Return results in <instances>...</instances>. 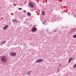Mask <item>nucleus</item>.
Segmentation results:
<instances>
[{
  "instance_id": "10",
  "label": "nucleus",
  "mask_w": 76,
  "mask_h": 76,
  "mask_svg": "<svg viewBox=\"0 0 76 76\" xmlns=\"http://www.w3.org/2000/svg\"><path fill=\"white\" fill-rule=\"evenodd\" d=\"M45 14V11L43 10L42 11V15H44Z\"/></svg>"
},
{
  "instance_id": "16",
  "label": "nucleus",
  "mask_w": 76,
  "mask_h": 76,
  "mask_svg": "<svg viewBox=\"0 0 76 76\" xmlns=\"http://www.w3.org/2000/svg\"><path fill=\"white\" fill-rule=\"evenodd\" d=\"M46 32H48L49 31V30L48 29H47V30H46Z\"/></svg>"
},
{
  "instance_id": "2",
  "label": "nucleus",
  "mask_w": 76,
  "mask_h": 76,
  "mask_svg": "<svg viewBox=\"0 0 76 76\" xmlns=\"http://www.w3.org/2000/svg\"><path fill=\"white\" fill-rule=\"evenodd\" d=\"M28 7L33 8L34 7V5L32 3L30 2L28 4Z\"/></svg>"
},
{
  "instance_id": "4",
  "label": "nucleus",
  "mask_w": 76,
  "mask_h": 76,
  "mask_svg": "<svg viewBox=\"0 0 76 76\" xmlns=\"http://www.w3.org/2000/svg\"><path fill=\"white\" fill-rule=\"evenodd\" d=\"M32 32H35L37 31V28L35 27H34L32 29Z\"/></svg>"
},
{
  "instance_id": "6",
  "label": "nucleus",
  "mask_w": 76,
  "mask_h": 76,
  "mask_svg": "<svg viewBox=\"0 0 76 76\" xmlns=\"http://www.w3.org/2000/svg\"><path fill=\"white\" fill-rule=\"evenodd\" d=\"M12 22H15V23H16V22H18V20H16L15 19H13L12 20Z\"/></svg>"
},
{
  "instance_id": "1",
  "label": "nucleus",
  "mask_w": 76,
  "mask_h": 76,
  "mask_svg": "<svg viewBox=\"0 0 76 76\" xmlns=\"http://www.w3.org/2000/svg\"><path fill=\"white\" fill-rule=\"evenodd\" d=\"M2 61L3 62H6L7 60V58L5 56H4L1 58Z\"/></svg>"
},
{
  "instance_id": "17",
  "label": "nucleus",
  "mask_w": 76,
  "mask_h": 76,
  "mask_svg": "<svg viewBox=\"0 0 76 76\" xmlns=\"http://www.w3.org/2000/svg\"><path fill=\"white\" fill-rule=\"evenodd\" d=\"M57 30H55L54 31V32H57Z\"/></svg>"
},
{
  "instance_id": "19",
  "label": "nucleus",
  "mask_w": 76,
  "mask_h": 76,
  "mask_svg": "<svg viewBox=\"0 0 76 76\" xmlns=\"http://www.w3.org/2000/svg\"><path fill=\"white\" fill-rule=\"evenodd\" d=\"M22 8H18L19 10H22Z\"/></svg>"
},
{
  "instance_id": "11",
  "label": "nucleus",
  "mask_w": 76,
  "mask_h": 76,
  "mask_svg": "<svg viewBox=\"0 0 76 76\" xmlns=\"http://www.w3.org/2000/svg\"><path fill=\"white\" fill-rule=\"evenodd\" d=\"M5 43H6V41H4L2 42L1 44H4Z\"/></svg>"
},
{
  "instance_id": "3",
  "label": "nucleus",
  "mask_w": 76,
  "mask_h": 76,
  "mask_svg": "<svg viewBox=\"0 0 76 76\" xmlns=\"http://www.w3.org/2000/svg\"><path fill=\"white\" fill-rule=\"evenodd\" d=\"M42 61V59H39L36 61V62H37V63H40V62H41Z\"/></svg>"
},
{
  "instance_id": "21",
  "label": "nucleus",
  "mask_w": 76,
  "mask_h": 76,
  "mask_svg": "<svg viewBox=\"0 0 76 76\" xmlns=\"http://www.w3.org/2000/svg\"><path fill=\"white\" fill-rule=\"evenodd\" d=\"M58 69V68L57 69Z\"/></svg>"
},
{
  "instance_id": "9",
  "label": "nucleus",
  "mask_w": 76,
  "mask_h": 76,
  "mask_svg": "<svg viewBox=\"0 0 76 76\" xmlns=\"http://www.w3.org/2000/svg\"><path fill=\"white\" fill-rule=\"evenodd\" d=\"M27 14L28 16H31V13H30L29 12H28L27 13Z\"/></svg>"
},
{
  "instance_id": "13",
  "label": "nucleus",
  "mask_w": 76,
  "mask_h": 76,
  "mask_svg": "<svg viewBox=\"0 0 76 76\" xmlns=\"http://www.w3.org/2000/svg\"><path fill=\"white\" fill-rule=\"evenodd\" d=\"M47 20H45L44 22H43V24H44V23H45L46 22H47Z\"/></svg>"
},
{
  "instance_id": "12",
  "label": "nucleus",
  "mask_w": 76,
  "mask_h": 76,
  "mask_svg": "<svg viewBox=\"0 0 76 76\" xmlns=\"http://www.w3.org/2000/svg\"><path fill=\"white\" fill-rule=\"evenodd\" d=\"M30 73H31V71H29L28 72V73L27 74V75H29Z\"/></svg>"
},
{
  "instance_id": "18",
  "label": "nucleus",
  "mask_w": 76,
  "mask_h": 76,
  "mask_svg": "<svg viewBox=\"0 0 76 76\" xmlns=\"http://www.w3.org/2000/svg\"><path fill=\"white\" fill-rule=\"evenodd\" d=\"M60 72V71H59V70H57V72H56L57 73V72Z\"/></svg>"
},
{
  "instance_id": "5",
  "label": "nucleus",
  "mask_w": 76,
  "mask_h": 76,
  "mask_svg": "<svg viewBox=\"0 0 76 76\" xmlns=\"http://www.w3.org/2000/svg\"><path fill=\"white\" fill-rule=\"evenodd\" d=\"M11 56H15L16 55V53L12 52L11 53Z\"/></svg>"
},
{
  "instance_id": "14",
  "label": "nucleus",
  "mask_w": 76,
  "mask_h": 76,
  "mask_svg": "<svg viewBox=\"0 0 76 76\" xmlns=\"http://www.w3.org/2000/svg\"><path fill=\"white\" fill-rule=\"evenodd\" d=\"M76 67V64H75V65H73L74 67Z\"/></svg>"
},
{
  "instance_id": "8",
  "label": "nucleus",
  "mask_w": 76,
  "mask_h": 76,
  "mask_svg": "<svg viewBox=\"0 0 76 76\" xmlns=\"http://www.w3.org/2000/svg\"><path fill=\"white\" fill-rule=\"evenodd\" d=\"M72 58H69V61H68V63H70L71 61V60H72Z\"/></svg>"
},
{
  "instance_id": "7",
  "label": "nucleus",
  "mask_w": 76,
  "mask_h": 76,
  "mask_svg": "<svg viewBox=\"0 0 76 76\" xmlns=\"http://www.w3.org/2000/svg\"><path fill=\"white\" fill-rule=\"evenodd\" d=\"M8 28V25H7L5 26L3 28L4 29H7Z\"/></svg>"
},
{
  "instance_id": "20",
  "label": "nucleus",
  "mask_w": 76,
  "mask_h": 76,
  "mask_svg": "<svg viewBox=\"0 0 76 76\" xmlns=\"http://www.w3.org/2000/svg\"><path fill=\"white\" fill-rule=\"evenodd\" d=\"M59 66H61V64H60L59 65Z\"/></svg>"
},
{
  "instance_id": "15",
  "label": "nucleus",
  "mask_w": 76,
  "mask_h": 76,
  "mask_svg": "<svg viewBox=\"0 0 76 76\" xmlns=\"http://www.w3.org/2000/svg\"><path fill=\"white\" fill-rule=\"evenodd\" d=\"M76 35H74L73 38H76Z\"/></svg>"
}]
</instances>
